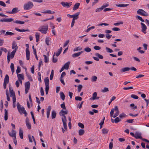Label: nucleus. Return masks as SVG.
<instances>
[{
  "label": "nucleus",
  "mask_w": 149,
  "mask_h": 149,
  "mask_svg": "<svg viewBox=\"0 0 149 149\" xmlns=\"http://www.w3.org/2000/svg\"><path fill=\"white\" fill-rule=\"evenodd\" d=\"M68 113V111H64L63 110H61L59 112L60 115L63 116L62 118V120L63 123L64 127L65 130H66L67 129V125L66 124L67 120L66 118L65 115L67 114Z\"/></svg>",
  "instance_id": "f257e3e1"
},
{
  "label": "nucleus",
  "mask_w": 149,
  "mask_h": 149,
  "mask_svg": "<svg viewBox=\"0 0 149 149\" xmlns=\"http://www.w3.org/2000/svg\"><path fill=\"white\" fill-rule=\"evenodd\" d=\"M17 107L18 110L20 113H22L25 114V116H26L27 115L26 111L25 110L24 108L23 107H21L19 104L17 102Z\"/></svg>",
  "instance_id": "f03ea898"
},
{
  "label": "nucleus",
  "mask_w": 149,
  "mask_h": 149,
  "mask_svg": "<svg viewBox=\"0 0 149 149\" xmlns=\"http://www.w3.org/2000/svg\"><path fill=\"white\" fill-rule=\"evenodd\" d=\"M48 30V26L47 24L41 26L38 29L39 31L42 33L45 34L47 33Z\"/></svg>",
  "instance_id": "7ed1b4c3"
},
{
  "label": "nucleus",
  "mask_w": 149,
  "mask_h": 149,
  "mask_svg": "<svg viewBox=\"0 0 149 149\" xmlns=\"http://www.w3.org/2000/svg\"><path fill=\"white\" fill-rule=\"evenodd\" d=\"M33 6V4L32 2L29 1L27 3L24 4V8L25 10H29L32 8Z\"/></svg>",
  "instance_id": "20e7f679"
},
{
  "label": "nucleus",
  "mask_w": 149,
  "mask_h": 149,
  "mask_svg": "<svg viewBox=\"0 0 149 149\" xmlns=\"http://www.w3.org/2000/svg\"><path fill=\"white\" fill-rule=\"evenodd\" d=\"M137 13L138 14L144 16H147L149 15L145 11L142 9H139L137 11Z\"/></svg>",
  "instance_id": "39448f33"
},
{
  "label": "nucleus",
  "mask_w": 149,
  "mask_h": 149,
  "mask_svg": "<svg viewBox=\"0 0 149 149\" xmlns=\"http://www.w3.org/2000/svg\"><path fill=\"white\" fill-rule=\"evenodd\" d=\"M30 83L29 81H27L25 83V93L26 94H27L28 93L30 89Z\"/></svg>",
  "instance_id": "423d86ee"
},
{
  "label": "nucleus",
  "mask_w": 149,
  "mask_h": 149,
  "mask_svg": "<svg viewBox=\"0 0 149 149\" xmlns=\"http://www.w3.org/2000/svg\"><path fill=\"white\" fill-rule=\"evenodd\" d=\"M72 2L68 3L67 2H62L61 3V4L64 7H67L68 8H69L72 5Z\"/></svg>",
  "instance_id": "0eeeda50"
},
{
  "label": "nucleus",
  "mask_w": 149,
  "mask_h": 149,
  "mask_svg": "<svg viewBox=\"0 0 149 149\" xmlns=\"http://www.w3.org/2000/svg\"><path fill=\"white\" fill-rule=\"evenodd\" d=\"M18 8L17 7L14 8L11 11H6V12L8 13L13 14H15L18 12Z\"/></svg>",
  "instance_id": "6e6552de"
},
{
  "label": "nucleus",
  "mask_w": 149,
  "mask_h": 149,
  "mask_svg": "<svg viewBox=\"0 0 149 149\" xmlns=\"http://www.w3.org/2000/svg\"><path fill=\"white\" fill-rule=\"evenodd\" d=\"M26 124L27 127L28 129L30 130L31 128V125L29 123V120L28 117H27L26 119Z\"/></svg>",
  "instance_id": "1a4fd4ad"
},
{
  "label": "nucleus",
  "mask_w": 149,
  "mask_h": 149,
  "mask_svg": "<svg viewBox=\"0 0 149 149\" xmlns=\"http://www.w3.org/2000/svg\"><path fill=\"white\" fill-rule=\"evenodd\" d=\"M141 28L142 29L141 31L144 33H146V32H145L147 29V27L145 24L143 23H141Z\"/></svg>",
  "instance_id": "9d476101"
},
{
  "label": "nucleus",
  "mask_w": 149,
  "mask_h": 149,
  "mask_svg": "<svg viewBox=\"0 0 149 149\" xmlns=\"http://www.w3.org/2000/svg\"><path fill=\"white\" fill-rule=\"evenodd\" d=\"M8 134L11 137L14 138L16 137V132L14 129H12L11 133L9 132Z\"/></svg>",
  "instance_id": "9b49d317"
},
{
  "label": "nucleus",
  "mask_w": 149,
  "mask_h": 149,
  "mask_svg": "<svg viewBox=\"0 0 149 149\" xmlns=\"http://www.w3.org/2000/svg\"><path fill=\"white\" fill-rule=\"evenodd\" d=\"M12 49H14L13 51H17L18 49V47L17 46L16 42L14 41H13L12 43Z\"/></svg>",
  "instance_id": "f8f14e48"
},
{
  "label": "nucleus",
  "mask_w": 149,
  "mask_h": 149,
  "mask_svg": "<svg viewBox=\"0 0 149 149\" xmlns=\"http://www.w3.org/2000/svg\"><path fill=\"white\" fill-rule=\"evenodd\" d=\"M134 137L136 139H143L141 136V134L138 132L135 133Z\"/></svg>",
  "instance_id": "ddd939ff"
},
{
  "label": "nucleus",
  "mask_w": 149,
  "mask_h": 149,
  "mask_svg": "<svg viewBox=\"0 0 149 149\" xmlns=\"http://www.w3.org/2000/svg\"><path fill=\"white\" fill-rule=\"evenodd\" d=\"M28 138L29 139V142H32L33 141L32 140V139H33V141L34 142V143L35 144V145H36V142L35 141V139L33 136H31V135H28Z\"/></svg>",
  "instance_id": "4468645a"
},
{
  "label": "nucleus",
  "mask_w": 149,
  "mask_h": 149,
  "mask_svg": "<svg viewBox=\"0 0 149 149\" xmlns=\"http://www.w3.org/2000/svg\"><path fill=\"white\" fill-rule=\"evenodd\" d=\"M109 131V130L106 128H103L102 130V134L106 135L108 133Z\"/></svg>",
  "instance_id": "2eb2a0df"
},
{
  "label": "nucleus",
  "mask_w": 149,
  "mask_h": 149,
  "mask_svg": "<svg viewBox=\"0 0 149 149\" xmlns=\"http://www.w3.org/2000/svg\"><path fill=\"white\" fill-rule=\"evenodd\" d=\"M116 110H118V107L117 106H115L114 108L112 109L111 111L110 116L111 117H113V115L114 113V111Z\"/></svg>",
  "instance_id": "dca6fc26"
},
{
  "label": "nucleus",
  "mask_w": 149,
  "mask_h": 149,
  "mask_svg": "<svg viewBox=\"0 0 149 149\" xmlns=\"http://www.w3.org/2000/svg\"><path fill=\"white\" fill-rule=\"evenodd\" d=\"M80 14V12H78L72 15V18H73L72 19H74V20L77 19L78 18V16Z\"/></svg>",
  "instance_id": "f3484780"
},
{
  "label": "nucleus",
  "mask_w": 149,
  "mask_h": 149,
  "mask_svg": "<svg viewBox=\"0 0 149 149\" xmlns=\"http://www.w3.org/2000/svg\"><path fill=\"white\" fill-rule=\"evenodd\" d=\"M26 60H29L30 59V51L29 49H26Z\"/></svg>",
  "instance_id": "a211bd4d"
},
{
  "label": "nucleus",
  "mask_w": 149,
  "mask_h": 149,
  "mask_svg": "<svg viewBox=\"0 0 149 149\" xmlns=\"http://www.w3.org/2000/svg\"><path fill=\"white\" fill-rule=\"evenodd\" d=\"M83 51H82L80 52H79L78 53H74L72 55V56L73 57L75 58L77 57H78L82 53H83Z\"/></svg>",
  "instance_id": "6ab92c4d"
},
{
  "label": "nucleus",
  "mask_w": 149,
  "mask_h": 149,
  "mask_svg": "<svg viewBox=\"0 0 149 149\" xmlns=\"http://www.w3.org/2000/svg\"><path fill=\"white\" fill-rule=\"evenodd\" d=\"M70 63V61L64 64L63 67H64L65 69L68 70V69Z\"/></svg>",
  "instance_id": "aec40b11"
},
{
  "label": "nucleus",
  "mask_w": 149,
  "mask_h": 149,
  "mask_svg": "<svg viewBox=\"0 0 149 149\" xmlns=\"http://www.w3.org/2000/svg\"><path fill=\"white\" fill-rule=\"evenodd\" d=\"M19 135L20 138L21 139H23V131L21 128H20L19 129Z\"/></svg>",
  "instance_id": "412c9836"
},
{
  "label": "nucleus",
  "mask_w": 149,
  "mask_h": 149,
  "mask_svg": "<svg viewBox=\"0 0 149 149\" xmlns=\"http://www.w3.org/2000/svg\"><path fill=\"white\" fill-rule=\"evenodd\" d=\"M10 92V97H13L15 96V92L13 91V90L10 87H9Z\"/></svg>",
  "instance_id": "4be33fe9"
},
{
  "label": "nucleus",
  "mask_w": 149,
  "mask_h": 149,
  "mask_svg": "<svg viewBox=\"0 0 149 149\" xmlns=\"http://www.w3.org/2000/svg\"><path fill=\"white\" fill-rule=\"evenodd\" d=\"M80 5V3H76L74 6L73 7V10H75L78 8Z\"/></svg>",
  "instance_id": "5701e85b"
},
{
  "label": "nucleus",
  "mask_w": 149,
  "mask_h": 149,
  "mask_svg": "<svg viewBox=\"0 0 149 149\" xmlns=\"http://www.w3.org/2000/svg\"><path fill=\"white\" fill-rule=\"evenodd\" d=\"M15 29L19 32H23L25 31H30L29 29H27L26 30L25 29H19L17 28H15Z\"/></svg>",
  "instance_id": "b1692460"
},
{
  "label": "nucleus",
  "mask_w": 149,
  "mask_h": 149,
  "mask_svg": "<svg viewBox=\"0 0 149 149\" xmlns=\"http://www.w3.org/2000/svg\"><path fill=\"white\" fill-rule=\"evenodd\" d=\"M17 77H18V80L22 79L24 80V77L23 74H17Z\"/></svg>",
  "instance_id": "393cba45"
},
{
  "label": "nucleus",
  "mask_w": 149,
  "mask_h": 149,
  "mask_svg": "<svg viewBox=\"0 0 149 149\" xmlns=\"http://www.w3.org/2000/svg\"><path fill=\"white\" fill-rule=\"evenodd\" d=\"M49 79L48 77H46L44 79V82L45 86H49Z\"/></svg>",
  "instance_id": "a878e982"
},
{
  "label": "nucleus",
  "mask_w": 149,
  "mask_h": 149,
  "mask_svg": "<svg viewBox=\"0 0 149 149\" xmlns=\"http://www.w3.org/2000/svg\"><path fill=\"white\" fill-rule=\"evenodd\" d=\"M8 117V113L6 109H5L4 120L6 121L7 120Z\"/></svg>",
  "instance_id": "bb28decb"
},
{
  "label": "nucleus",
  "mask_w": 149,
  "mask_h": 149,
  "mask_svg": "<svg viewBox=\"0 0 149 149\" xmlns=\"http://www.w3.org/2000/svg\"><path fill=\"white\" fill-rule=\"evenodd\" d=\"M42 13L45 14H53L55 13V12L54 11H51L50 10H49L45 11L42 12Z\"/></svg>",
  "instance_id": "cd10ccee"
},
{
  "label": "nucleus",
  "mask_w": 149,
  "mask_h": 149,
  "mask_svg": "<svg viewBox=\"0 0 149 149\" xmlns=\"http://www.w3.org/2000/svg\"><path fill=\"white\" fill-rule=\"evenodd\" d=\"M40 33L37 32L36 33L35 36L36 39V42H38L39 40L40 39Z\"/></svg>",
  "instance_id": "c85d7f7f"
},
{
  "label": "nucleus",
  "mask_w": 149,
  "mask_h": 149,
  "mask_svg": "<svg viewBox=\"0 0 149 149\" xmlns=\"http://www.w3.org/2000/svg\"><path fill=\"white\" fill-rule=\"evenodd\" d=\"M131 70V68L129 67H125L123 68L120 70L121 72H125V71H128Z\"/></svg>",
  "instance_id": "c756f323"
},
{
  "label": "nucleus",
  "mask_w": 149,
  "mask_h": 149,
  "mask_svg": "<svg viewBox=\"0 0 149 149\" xmlns=\"http://www.w3.org/2000/svg\"><path fill=\"white\" fill-rule=\"evenodd\" d=\"M62 47H61L58 50L57 52L56 53H55V55L57 56H58L59 55L62 51Z\"/></svg>",
  "instance_id": "7c9ffc66"
},
{
  "label": "nucleus",
  "mask_w": 149,
  "mask_h": 149,
  "mask_svg": "<svg viewBox=\"0 0 149 149\" xmlns=\"http://www.w3.org/2000/svg\"><path fill=\"white\" fill-rule=\"evenodd\" d=\"M129 4H116V6L118 7H125L129 6Z\"/></svg>",
  "instance_id": "2f4dec72"
},
{
  "label": "nucleus",
  "mask_w": 149,
  "mask_h": 149,
  "mask_svg": "<svg viewBox=\"0 0 149 149\" xmlns=\"http://www.w3.org/2000/svg\"><path fill=\"white\" fill-rule=\"evenodd\" d=\"M9 76L8 75L6 74L4 79V82L8 83L9 82Z\"/></svg>",
  "instance_id": "473e14b6"
},
{
  "label": "nucleus",
  "mask_w": 149,
  "mask_h": 149,
  "mask_svg": "<svg viewBox=\"0 0 149 149\" xmlns=\"http://www.w3.org/2000/svg\"><path fill=\"white\" fill-rule=\"evenodd\" d=\"M56 113L55 111H53L52 112V119L55 118Z\"/></svg>",
  "instance_id": "72a5a7b5"
},
{
  "label": "nucleus",
  "mask_w": 149,
  "mask_h": 149,
  "mask_svg": "<svg viewBox=\"0 0 149 149\" xmlns=\"http://www.w3.org/2000/svg\"><path fill=\"white\" fill-rule=\"evenodd\" d=\"M10 68L12 72V74H13V73L15 71V69L14 64L12 63H11L10 65Z\"/></svg>",
  "instance_id": "f704fd0d"
},
{
  "label": "nucleus",
  "mask_w": 149,
  "mask_h": 149,
  "mask_svg": "<svg viewBox=\"0 0 149 149\" xmlns=\"http://www.w3.org/2000/svg\"><path fill=\"white\" fill-rule=\"evenodd\" d=\"M85 132L84 130L83 129H80L79 131V134L80 136H81L84 134Z\"/></svg>",
  "instance_id": "c9c22d12"
},
{
  "label": "nucleus",
  "mask_w": 149,
  "mask_h": 149,
  "mask_svg": "<svg viewBox=\"0 0 149 149\" xmlns=\"http://www.w3.org/2000/svg\"><path fill=\"white\" fill-rule=\"evenodd\" d=\"M130 106L131 107H132L131 108L133 110H134L135 109H137V106H135L134 104L133 103L131 104H130Z\"/></svg>",
  "instance_id": "e433bc0d"
},
{
  "label": "nucleus",
  "mask_w": 149,
  "mask_h": 149,
  "mask_svg": "<svg viewBox=\"0 0 149 149\" xmlns=\"http://www.w3.org/2000/svg\"><path fill=\"white\" fill-rule=\"evenodd\" d=\"M60 94L61 97V99L63 100H64L65 99V95L64 94V93H63V92H61L60 93Z\"/></svg>",
  "instance_id": "4c0bfd02"
},
{
  "label": "nucleus",
  "mask_w": 149,
  "mask_h": 149,
  "mask_svg": "<svg viewBox=\"0 0 149 149\" xmlns=\"http://www.w3.org/2000/svg\"><path fill=\"white\" fill-rule=\"evenodd\" d=\"M95 55L96 56L98 57V58L100 59H103V56L98 53H95Z\"/></svg>",
  "instance_id": "58836bf2"
},
{
  "label": "nucleus",
  "mask_w": 149,
  "mask_h": 149,
  "mask_svg": "<svg viewBox=\"0 0 149 149\" xmlns=\"http://www.w3.org/2000/svg\"><path fill=\"white\" fill-rule=\"evenodd\" d=\"M55 55V53L54 52L53 57V62L54 63H55L57 62V59L56 58L54 57Z\"/></svg>",
  "instance_id": "ea45409f"
},
{
  "label": "nucleus",
  "mask_w": 149,
  "mask_h": 149,
  "mask_svg": "<svg viewBox=\"0 0 149 149\" xmlns=\"http://www.w3.org/2000/svg\"><path fill=\"white\" fill-rule=\"evenodd\" d=\"M16 52L15 51H13L10 54V57L11 58H13Z\"/></svg>",
  "instance_id": "a19ab883"
},
{
  "label": "nucleus",
  "mask_w": 149,
  "mask_h": 149,
  "mask_svg": "<svg viewBox=\"0 0 149 149\" xmlns=\"http://www.w3.org/2000/svg\"><path fill=\"white\" fill-rule=\"evenodd\" d=\"M14 35V33L9 31H7L6 32L5 35V36H12Z\"/></svg>",
  "instance_id": "79ce46f5"
},
{
  "label": "nucleus",
  "mask_w": 149,
  "mask_h": 149,
  "mask_svg": "<svg viewBox=\"0 0 149 149\" xmlns=\"http://www.w3.org/2000/svg\"><path fill=\"white\" fill-rule=\"evenodd\" d=\"M50 41L49 38V37H47L45 39V42L46 44L47 45H49V42Z\"/></svg>",
  "instance_id": "37998d69"
},
{
  "label": "nucleus",
  "mask_w": 149,
  "mask_h": 149,
  "mask_svg": "<svg viewBox=\"0 0 149 149\" xmlns=\"http://www.w3.org/2000/svg\"><path fill=\"white\" fill-rule=\"evenodd\" d=\"M82 49V48L80 47H78L74 48L73 49L74 52H75L78 50H80Z\"/></svg>",
  "instance_id": "c03bdc74"
},
{
  "label": "nucleus",
  "mask_w": 149,
  "mask_h": 149,
  "mask_svg": "<svg viewBox=\"0 0 149 149\" xmlns=\"http://www.w3.org/2000/svg\"><path fill=\"white\" fill-rule=\"evenodd\" d=\"M43 56L44 58V62L46 63H47L49 62L48 57L47 58V56L45 55H44Z\"/></svg>",
  "instance_id": "a18cd8bd"
},
{
  "label": "nucleus",
  "mask_w": 149,
  "mask_h": 149,
  "mask_svg": "<svg viewBox=\"0 0 149 149\" xmlns=\"http://www.w3.org/2000/svg\"><path fill=\"white\" fill-rule=\"evenodd\" d=\"M97 96V93L96 92H95L93 93V94L92 96V100H96V97Z\"/></svg>",
  "instance_id": "49530a36"
},
{
  "label": "nucleus",
  "mask_w": 149,
  "mask_h": 149,
  "mask_svg": "<svg viewBox=\"0 0 149 149\" xmlns=\"http://www.w3.org/2000/svg\"><path fill=\"white\" fill-rule=\"evenodd\" d=\"M14 22L15 23H16L18 24H24V21H18V20H16Z\"/></svg>",
  "instance_id": "de8ad7c7"
},
{
  "label": "nucleus",
  "mask_w": 149,
  "mask_h": 149,
  "mask_svg": "<svg viewBox=\"0 0 149 149\" xmlns=\"http://www.w3.org/2000/svg\"><path fill=\"white\" fill-rule=\"evenodd\" d=\"M54 76V70H52L51 72V73L50 76V79L52 80Z\"/></svg>",
  "instance_id": "09e8293b"
},
{
  "label": "nucleus",
  "mask_w": 149,
  "mask_h": 149,
  "mask_svg": "<svg viewBox=\"0 0 149 149\" xmlns=\"http://www.w3.org/2000/svg\"><path fill=\"white\" fill-rule=\"evenodd\" d=\"M97 79V77L96 76H93L91 78V81L92 82H95L96 81Z\"/></svg>",
  "instance_id": "8fccbe9b"
},
{
  "label": "nucleus",
  "mask_w": 149,
  "mask_h": 149,
  "mask_svg": "<svg viewBox=\"0 0 149 149\" xmlns=\"http://www.w3.org/2000/svg\"><path fill=\"white\" fill-rule=\"evenodd\" d=\"M82 87H83V86L81 84L79 85L78 86V92H80L81 91L82 88Z\"/></svg>",
  "instance_id": "3c124183"
},
{
  "label": "nucleus",
  "mask_w": 149,
  "mask_h": 149,
  "mask_svg": "<svg viewBox=\"0 0 149 149\" xmlns=\"http://www.w3.org/2000/svg\"><path fill=\"white\" fill-rule=\"evenodd\" d=\"M106 49L107 50V52H108L111 53L113 52V50L112 49H111L109 48H108L107 47H106Z\"/></svg>",
  "instance_id": "603ef678"
},
{
  "label": "nucleus",
  "mask_w": 149,
  "mask_h": 149,
  "mask_svg": "<svg viewBox=\"0 0 149 149\" xmlns=\"http://www.w3.org/2000/svg\"><path fill=\"white\" fill-rule=\"evenodd\" d=\"M131 97L132 98L135 99H137L139 98V97L137 96L134 94L131 95Z\"/></svg>",
  "instance_id": "864d4df0"
},
{
  "label": "nucleus",
  "mask_w": 149,
  "mask_h": 149,
  "mask_svg": "<svg viewBox=\"0 0 149 149\" xmlns=\"http://www.w3.org/2000/svg\"><path fill=\"white\" fill-rule=\"evenodd\" d=\"M84 50L86 52H89L91 51V49L89 47H87L84 49Z\"/></svg>",
  "instance_id": "5fc2aeb1"
},
{
  "label": "nucleus",
  "mask_w": 149,
  "mask_h": 149,
  "mask_svg": "<svg viewBox=\"0 0 149 149\" xmlns=\"http://www.w3.org/2000/svg\"><path fill=\"white\" fill-rule=\"evenodd\" d=\"M21 72V69L19 67V66H18L17 67V69L16 70V73L17 74H19L18 73L19 72Z\"/></svg>",
  "instance_id": "6e6d98bb"
},
{
  "label": "nucleus",
  "mask_w": 149,
  "mask_h": 149,
  "mask_svg": "<svg viewBox=\"0 0 149 149\" xmlns=\"http://www.w3.org/2000/svg\"><path fill=\"white\" fill-rule=\"evenodd\" d=\"M126 116V115L124 113H122L120 114L119 116V117L120 118H125V117Z\"/></svg>",
  "instance_id": "4d7b16f0"
},
{
  "label": "nucleus",
  "mask_w": 149,
  "mask_h": 149,
  "mask_svg": "<svg viewBox=\"0 0 149 149\" xmlns=\"http://www.w3.org/2000/svg\"><path fill=\"white\" fill-rule=\"evenodd\" d=\"M40 94L41 96H43L44 95V91L42 87L40 88Z\"/></svg>",
  "instance_id": "13d9d810"
},
{
  "label": "nucleus",
  "mask_w": 149,
  "mask_h": 149,
  "mask_svg": "<svg viewBox=\"0 0 149 149\" xmlns=\"http://www.w3.org/2000/svg\"><path fill=\"white\" fill-rule=\"evenodd\" d=\"M134 88L133 86H130V87H125L123 88V89L125 90H129V89H132Z\"/></svg>",
  "instance_id": "bf43d9fd"
},
{
  "label": "nucleus",
  "mask_w": 149,
  "mask_h": 149,
  "mask_svg": "<svg viewBox=\"0 0 149 149\" xmlns=\"http://www.w3.org/2000/svg\"><path fill=\"white\" fill-rule=\"evenodd\" d=\"M109 91L108 88L107 87H105L102 90V92L103 93Z\"/></svg>",
  "instance_id": "052dcab7"
},
{
  "label": "nucleus",
  "mask_w": 149,
  "mask_h": 149,
  "mask_svg": "<svg viewBox=\"0 0 149 149\" xmlns=\"http://www.w3.org/2000/svg\"><path fill=\"white\" fill-rule=\"evenodd\" d=\"M121 121V120L118 117L116 118L114 120L115 123H118Z\"/></svg>",
  "instance_id": "680f3d73"
},
{
  "label": "nucleus",
  "mask_w": 149,
  "mask_h": 149,
  "mask_svg": "<svg viewBox=\"0 0 149 149\" xmlns=\"http://www.w3.org/2000/svg\"><path fill=\"white\" fill-rule=\"evenodd\" d=\"M78 126L81 128L83 129L84 128V126L83 124L82 123H78Z\"/></svg>",
  "instance_id": "e2e57ef3"
},
{
  "label": "nucleus",
  "mask_w": 149,
  "mask_h": 149,
  "mask_svg": "<svg viewBox=\"0 0 149 149\" xmlns=\"http://www.w3.org/2000/svg\"><path fill=\"white\" fill-rule=\"evenodd\" d=\"M14 19L13 18H6V22H10L13 21Z\"/></svg>",
  "instance_id": "0e129e2a"
},
{
  "label": "nucleus",
  "mask_w": 149,
  "mask_h": 149,
  "mask_svg": "<svg viewBox=\"0 0 149 149\" xmlns=\"http://www.w3.org/2000/svg\"><path fill=\"white\" fill-rule=\"evenodd\" d=\"M0 5L3 7H5L6 4L3 1H0Z\"/></svg>",
  "instance_id": "69168bd1"
},
{
  "label": "nucleus",
  "mask_w": 149,
  "mask_h": 149,
  "mask_svg": "<svg viewBox=\"0 0 149 149\" xmlns=\"http://www.w3.org/2000/svg\"><path fill=\"white\" fill-rule=\"evenodd\" d=\"M61 108L64 109H66L65 106V103L64 102H63L62 104H61Z\"/></svg>",
  "instance_id": "338daca9"
},
{
  "label": "nucleus",
  "mask_w": 149,
  "mask_h": 149,
  "mask_svg": "<svg viewBox=\"0 0 149 149\" xmlns=\"http://www.w3.org/2000/svg\"><path fill=\"white\" fill-rule=\"evenodd\" d=\"M94 49L96 50H99L101 49V47L98 46H95L93 47Z\"/></svg>",
  "instance_id": "774afa93"
}]
</instances>
